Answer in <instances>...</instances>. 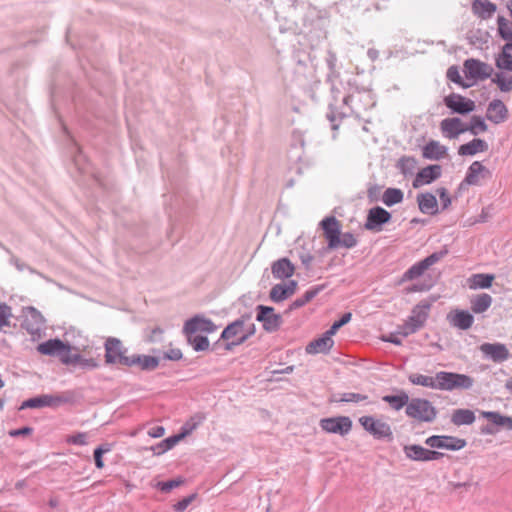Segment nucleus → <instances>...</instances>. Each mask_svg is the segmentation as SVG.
Segmentation results:
<instances>
[{
	"label": "nucleus",
	"instance_id": "obj_59",
	"mask_svg": "<svg viewBox=\"0 0 512 512\" xmlns=\"http://www.w3.org/2000/svg\"><path fill=\"white\" fill-rule=\"evenodd\" d=\"M182 352L178 348H171L164 353V359L171 361H178L182 358Z\"/></svg>",
	"mask_w": 512,
	"mask_h": 512
},
{
	"label": "nucleus",
	"instance_id": "obj_32",
	"mask_svg": "<svg viewBox=\"0 0 512 512\" xmlns=\"http://www.w3.org/2000/svg\"><path fill=\"white\" fill-rule=\"evenodd\" d=\"M65 349V343L58 338L49 339L37 346V351L43 355L58 356Z\"/></svg>",
	"mask_w": 512,
	"mask_h": 512
},
{
	"label": "nucleus",
	"instance_id": "obj_26",
	"mask_svg": "<svg viewBox=\"0 0 512 512\" xmlns=\"http://www.w3.org/2000/svg\"><path fill=\"white\" fill-rule=\"evenodd\" d=\"M488 143L480 138H474L468 143L462 144L458 148L460 156H474L477 153L486 152L488 150Z\"/></svg>",
	"mask_w": 512,
	"mask_h": 512
},
{
	"label": "nucleus",
	"instance_id": "obj_47",
	"mask_svg": "<svg viewBox=\"0 0 512 512\" xmlns=\"http://www.w3.org/2000/svg\"><path fill=\"white\" fill-rule=\"evenodd\" d=\"M322 286H315L307 290L304 295L294 300L290 306V309H298L303 307L305 304L310 302L318 293L322 290Z\"/></svg>",
	"mask_w": 512,
	"mask_h": 512
},
{
	"label": "nucleus",
	"instance_id": "obj_19",
	"mask_svg": "<svg viewBox=\"0 0 512 512\" xmlns=\"http://www.w3.org/2000/svg\"><path fill=\"white\" fill-rule=\"evenodd\" d=\"M442 135L448 139H456L466 132V123L459 117L445 118L440 122Z\"/></svg>",
	"mask_w": 512,
	"mask_h": 512
},
{
	"label": "nucleus",
	"instance_id": "obj_60",
	"mask_svg": "<svg viewBox=\"0 0 512 512\" xmlns=\"http://www.w3.org/2000/svg\"><path fill=\"white\" fill-rule=\"evenodd\" d=\"M163 333H164V331L162 328L156 327L151 330V333L149 335V340L151 342H159L162 338Z\"/></svg>",
	"mask_w": 512,
	"mask_h": 512
},
{
	"label": "nucleus",
	"instance_id": "obj_23",
	"mask_svg": "<svg viewBox=\"0 0 512 512\" xmlns=\"http://www.w3.org/2000/svg\"><path fill=\"white\" fill-rule=\"evenodd\" d=\"M44 318L34 307H29L22 323L23 328L31 335L38 334L43 328Z\"/></svg>",
	"mask_w": 512,
	"mask_h": 512
},
{
	"label": "nucleus",
	"instance_id": "obj_44",
	"mask_svg": "<svg viewBox=\"0 0 512 512\" xmlns=\"http://www.w3.org/2000/svg\"><path fill=\"white\" fill-rule=\"evenodd\" d=\"M417 160L412 156H402L397 164V169L405 176L412 175L416 169Z\"/></svg>",
	"mask_w": 512,
	"mask_h": 512
},
{
	"label": "nucleus",
	"instance_id": "obj_43",
	"mask_svg": "<svg viewBox=\"0 0 512 512\" xmlns=\"http://www.w3.org/2000/svg\"><path fill=\"white\" fill-rule=\"evenodd\" d=\"M487 130L488 125L485 123L484 118L481 116L473 115L469 123H466V132H469L474 136L484 133Z\"/></svg>",
	"mask_w": 512,
	"mask_h": 512
},
{
	"label": "nucleus",
	"instance_id": "obj_18",
	"mask_svg": "<svg viewBox=\"0 0 512 512\" xmlns=\"http://www.w3.org/2000/svg\"><path fill=\"white\" fill-rule=\"evenodd\" d=\"M479 349L486 358L495 363L504 362L510 357V352L503 343H483Z\"/></svg>",
	"mask_w": 512,
	"mask_h": 512
},
{
	"label": "nucleus",
	"instance_id": "obj_58",
	"mask_svg": "<svg viewBox=\"0 0 512 512\" xmlns=\"http://www.w3.org/2000/svg\"><path fill=\"white\" fill-rule=\"evenodd\" d=\"M194 498H195L194 494L184 497L182 500L178 501L174 505V510L177 512H183L192 503Z\"/></svg>",
	"mask_w": 512,
	"mask_h": 512
},
{
	"label": "nucleus",
	"instance_id": "obj_17",
	"mask_svg": "<svg viewBox=\"0 0 512 512\" xmlns=\"http://www.w3.org/2000/svg\"><path fill=\"white\" fill-rule=\"evenodd\" d=\"M444 104L452 111V113L461 115H466L473 112L476 107L473 100L467 99L457 93H451L450 95L446 96L444 98Z\"/></svg>",
	"mask_w": 512,
	"mask_h": 512
},
{
	"label": "nucleus",
	"instance_id": "obj_64",
	"mask_svg": "<svg viewBox=\"0 0 512 512\" xmlns=\"http://www.w3.org/2000/svg\"><path fill=\"white\" fill-rule=\"evenodd\" d=\"M398 334H400V333L399 332L398 333H391L388 336H383L382 340L385 341V342H390V343L395 344V345H401L402 340L398 336Z\"/></svg>",
	"mask_w": 512,
	"mask_h": 512
},
{
	"label": "nucleus",
	"instance_id": "obj_36",
	"mask_svg": "<svg viewBox=\"0 0 512 512\" xmlns=\"http://www.w3.org/2000/svg\"><path fill=\"white\" fill-rule=\"evenodd\" d=\"M511 72L499 70L494 73L491 81L501 92L509 93L512 91V75Z\"/></svg>",
	"mask_w": 512,
	"mask_h": 512
},
{
	"label": "nucleus",
	"instance_id": "obj_54",
	"mask_svg": "<svg viewBox=\"0 0 512 512\" xmlns=\"http://www.w3.org/2000/svg\"><path fill=\"white\" fill-rule=\"evenodd\" d=\"M71 346L69 344H65L64 351L61 352V354L58 355L61 362L66 365H73L75 360H78V358L75 356V353H71Z\"/></svg>",
	"mask_w": 512,
	"mask_h": 512
},
{
	"label": "nucleus",
	"instance_id": "obj_1",
	"mask_svg": "<svg viewBox=\"0 0 512 512\" xmlns=\"http://www.w3.org/2000/svg\"><path fill=\"white\" fill-rule=\"evenodd\" d=\"M249 320V315H243L227 325L222 331L220 339L225 341L232 340L230 343L226 344V349L230 350L234 346L241 345L254 335L255 325L249 323Z\"/></svg>",
	"mask_w": 512,
	"mask_h": 512
},
{
	"label": "nucleus",
	"instance_id": "obj_38",
	"mask_svg": "<svg viewBox=\"0 0 512 512\" xmlns=\"http://www.w3.org/2000/svg\"><path fill=\"white\" fill-rule=\"evenodd\" d=\"M185 437V433H180L178 435L170 436L155 446H152L150 449L153 451L155 455H161L168 450L172 449L182 438Z\"/></svg>",
	"mask_w": 512,
	"mask_h": 512
},
{
	"label": "nucleus",
	"instance_id": "obj_25",
	"mask_svg": "<svg viewBox=\"0 0 512 512\" xmlns=\"http://www.w3.org/2000/svg\"><path fill=\"white\" fill-rule=\"evenodd\" d=\"M271 272L274 278L283 280L294 274L295 266L288 258L283 257L272 263Z\"/></svg>",
	"mask_w": 512,
	"mask_h": 512
},
{
	"label": "nucleus",
	"instance_id": "obj_10",
	"mask_svg": "<svg viewBox=\"0 0 512 512\" xmlns=\"http://www.w3.org/2000/svg\"><path fill=\"white\" fill-rule=\"evenodd\" d=\"M447 254V250L434 252L424 258L423 260L413 264L408 270H406L401 278V282L412 281L419 278L424 272L440 261Z\"/></svg>",
	"mask_w": 512,
	"mask_h": 512
},
{
	"label": "nucleus",
	"instance_id": "obj_4",
	"mask_svg": "<svg viewBox=\"0 0 512 512\" xmlns=\"http://www.w3.org/2000/svg\"><path fill=\"white\" fill-rule=\"evenodd\" d=\"M320 224L328 241L329 248L335 249L341 246H352V234L346 233L343 239H341L340 223L334 216L324 218Z\"/></svg>",
	"mask_w": 512,
	"mask_h": 512
},
{
	"label": "nucleus",
	"instance_id": "obj_56",
	"mask_svg": "<svg viewBox=\"0 0 512 512\" xmlns=\"http://www.w3.org/2000/svg\"><path fill=\"white\" fill-rule=\"evenodd\" d=\"M67 443L84 446L87 444V434L84 432H79L75 435H71L67 438Z\"/></svg>",
	"mask_w": 512,
	"mask_h": 512
},
{
	"label": "nucleus",
	"instance_id": "obj_6",
	"mask_svg": "<svg viewBox=\"0 0 512 512\" xmlns=\"http://www.w3.org/2000/svg\"><path fill=\"white\" fill-rule=\"evenodd\" d=\"M409 418L416 419L419 422H433L437 417V410L432 403L423 398H412L405 409Z\"/></svg>",
	"mask_w": 512,
	"mask_h": 512
},
{
	"label": "nucleus",
	"instance_id": "obj_12",
	"mask_svg": "<svg viewBox=\"0 0 512 512\" xmlns=\"http://www.w3.org/2000/svg\"><path fill=\"white\" fill-rule=\"evenodd\" d=\"M463 67L466 78L473 80L488 79L494 71L491 65L474 58L466 59Z\"/></svg>",
	"mask_w": 512,
	"mask_h": 512
},
{
	"label": "nucleus",
	"instance_id": "obj_20",
	"mask_svg": "<svg viewBox=\"0 0 512 512\" xmlns=\"http://www.w3.org/2000/svg\"><path fill=\"white\" fill-rule=\"evenodd\" d=\"M442 167L438 164L429 165L422 168L415 176L412 185L419 188L423 185L431 184L433 181L441 177Z\"/></svg>",
	"mask_w": 512,
	"mask_h": 512
},
{
	"label": "nucleus",
	"instance_id": "obj_15",
	"mask_svg": "<svg viewBox=\"0 0 512 512\" xmlns=\"http://www.w3.org/2000/svg\"><path fill=\"white\" fill-rule=\"evenodd\" d=\"M425 444L431 448L458 451L467 444L465 439L448 435H432L425 440Z\"/></svg>",
	"mask_w": 512,
	"mask_h": 512
},
{
	"label": "nucleus",
	"instance_id": "obj_21",
	"mask_svg": "<svg viewBox=\"0 0 512 512\" xmlns=\"http://www.w3.org/2000/svg\"><path fill=\"white\" fill-rule=\"evenodd\" d=\"M217 330V326L207 318L196 315L187 320L183 327L184 333L195 334L198 331L212 333Z\"/></svg>",
	"mask_w": 512,
	"mask_h": 512
},
{
	"label": "nucleus",
	"instance_id": "obj_24",
	"mask_svg": "<svg viewBox=\"0 0 512 512\" xmlns=\"http://www.w3.org/2000/svg\"><path fill=\"white\" fill-rule=\"evenodd\" d=\"M447 319L451 326L461 330H468L474 323L473 315L467 310H454L448 314Z\"/></svg>",
	"mask_w": 512,
	"mask_h": 512
},
{
	"label": "nucleus",
	"instance_id": "obj_13",
	"mask_svg": "<svg viewBox=\"0 0 512 512\" xmlns=\"http://www.w3.org/2000/svg\"><path fill=\"white\" fill-rule=\"evenodd\" d=\"M319 426L326 433L345 436L352 429V420L347 416L322 418Z\"/></svg>",
	"mask_w": 512,
	"mask_h": 512
},
{
	"label": "nucleus",
	"instance_id": "obj_55",
	"mask_svg": "<svg viewBox=\"0 0 512 512\" xmlns=\"http://www.w3.org/2000/svg\"><path fill=\"white\" fill-rule=\"evenodd\" d=\"M183 479L182 478H178V479H172V480H169V481H165V482H159L158 483V488L164 492V493H168L170 492L172 489L176 488V487H179L182 483H183Z\"/></svg>",
	"mask_w": 512,
	"mask_h": 512
},
{
	"label": "nucleus",
	"instance_id": "obj_40",
	"mask_svg": "<svg viewBox=\"0 0 512 512\" xmlns=\"http://www.w3.org/2000/svg\"><path fill=\"white\" fill-rule=\"evenodd\" d=\"M404 453L407 458L413 461L427 462L428 449L421 445L412 444L404 446Z\"/></svg>",
	"mask_w": 512,
	"mask_h": 512
},
{
	"label": "nucleus",
	"instance_id": "obj_46",
	"mask_svg": "<svg viewBox=\"0 0 512 512\" xmlns=\"http://www.w3.org/2000/svg\"><path fill=\"white\" fill-rule=\"evenodd\" d=\"M188 343L195 351H206L209 348V340L206 336L184 333Z\"/></svg>",
	"mask_w": 512,
	"mask_h": 512
},
{
	"label": "nucleus",
	"instance_id": "obj_34",
	"mask_svg": "<svg viewBox=\"0 0 512 512\" xmlns=\"http://www.w3.org/2000/svg\"><path fill=\"white\" fill-rule=\"evenodd\" d=\"M493 299L491 295L487 293H481L471 298V310L475 314H481L486 312L492 305Z\"/></svg>",
	"mask_w": 512,
	"mask_h": 512
},
{
	"label": "nucleus",
	"instance_id": "obj_33",
	"mask_svg": "<svg viewBox=\"0 0 512 512\" xmlns=\"http://www.w3.org/2000/svg\"><path fill=\"white\" fill-rule=\"evenodd\" d=\"M472 11L482 19H488L496 11V5L488 0H474Z\"/></svg>",
	"mask_w": 512,
	"mask_h": 512
},
{
	"label": "nucleus",
	"instance_id": "obj_39",
	"mask_svg": "<svg viewBox=\"0 0 512 512\" xmlns=\"http://www.w3.org/2000/svg\"><path fill=\"white\" fill-rule=\"evenodd\" d=\"M383 401L388 403L391 408L396 411L401 410L403 407H407L410 402L409 396L405 391H400L396 395H386L383 397Z\"/></svg>",
	"mask_w": 512,
	"mask_h": 512
},
{
	"label": "nucleus",
	"instance_id": "obj_41",
	"mask_svg": "<svg viewBox=\"0 0 512 512\" xmlns=\"http://www.w3.org/2000/svg\"><path fill=\"white\" fill-rule=\"evenodd\" d=\"M404 199V193L399 188H387L382 194V202L387 207L399 204Z\"/></svg>",
	"mask_w": 512,
	"mask_h": 512
},
{
	"label": "nucleus",
	"instance_id": "obj_50",
	"mask_svg": "<svg viewBox=\"0 0 512 512\" xmlns=\"http://www.w3.org/2000/svg\"><path fill=\"white\" fill-rule=\"evenodd\" d=\"M446 76H447L448 80H450L451 82H453L455 84L460 85L463 88H469L472 85V84H467L463 81V79L460 75L459 69L455 65L450 66L447 69Z\"/></svg>",
	"mask_w": 512,
	"mask_h": 512
},
{
	"label": "nucleus",
	"instance_id": "obj_7",
	"mask_svg": "<svg viewBox=\"0 0 512 512\" xmlns=\"http://www.w3.org/2000/svg\"><path fill=\"white\" fill-rule=\"evenodd\" d=\"M72 400L73 394L71 392H65L62 394H42L37 397L27 399L22 403L20 408H56L62 404L69 403Z\"/></svg>",
	"mask_w": 512,
	"mask_h": 512
},
{
	"label": "nucleus",
	"instance_id": "obj_31",
	"mask_svg": "<svg viewBox=\"0 0 512 512\" xmlns=\"http://www.w3.org/2000/svg\"><path fill=\"white\" fill-rule=\"evenodd\" d=\"M481 416L495 427H502L508 431L512 430V417L510 416L502 415L497 411H482Z\"/></svg>",
	"mask_w": 512,
	"mask_h": 512
},
{
	"label": "nucleus",
	"instance_id": "obj_9",
	"mask_svg": "<svg viewBox=\"0 0 512 512\" xmlns=\"http://www.w3.org/2000/svg\"><path fill=\"white\" fill-rule=\"evenodd\" d=\"M359 423L365 431L370 433L375 439L388 440L393 439V433L388 423L375 419L371 416H363L359 418Z\"/></svg>",
	"mask_w": 512,
	"mask_h": 512
},
{
	"label": "nucleus",
	"instance_id": "obj_8",
	"mask_svg": "<svg viewBox=\"0 0 512 512\" xmlns=\"http://www.w3.org/2000/svg\"><path fill=\"white\" fill-rule=\"evenodd\" d=\"M105 362L107 364L121 365L128 367L130 356L128 349L118 338L110 337L105 342Z\"/></svg>",
	"mask_w": 512,
	"mask_h": 512
},
{
	"label": "nucleus",
	"instance_id": "obj_37",
	"mask_svg": "<svg viewBox=\"0 0 512 512\" xmlns=\"http://www.w3.org/2000/svg\"><path fill=\"white\" fill-rule=\"evenodd\" d=\"M476 417L470 409H456L454 410L451 422L456 426L471 425L474 423Z\"/></svg>",
	"mask_w": 512,
	"mask_h": 512
},
{
	"label": "nucleus",
	"instance_id": "obj_51",
	"mask_svg": "<svg viewBox=\"0 0 512 512\" xmlns=\"http://www.w3.org/2000/svg\"><path fill=\"white\" fill-rule=\"evenodd\" d=\"M11 316V307L8 306L6 303L0 302V329L10 325Z\"/></svg>",
	"mask_w": 512,
	"mask_h": 512
},
{
	"label": "nucleus",
	"instance_id": "obj_48",
	"mask_svg": "<svg viewBox=\"0 0 512 512\" xmlns=\"http://www.w3.org/2000/svg\"><path fill=\"white\" fill-rule=\"evenodd\" d=\"M326 116H327V119L329 120V122L331 123L332 130L335 131L339 127V124L337 121L347 118L349 116V114L344 111H337L333 108L332 105H330L329 112L327 113Z\"/></svg>",
	"mask_w": 512,
	"mask_h": 512
},
{
	"label": "nucleus",
	"instance_id": "obj_14",
	"mask_svg": "<svg viewBox=\"0 0 512 512\" xmlns=\"http://www.w3.org/2000/svg\"><path fill=\"white\" fill-rule=\"evenodd\" d=\"M490 177V170L480 161H474L468 167L466 175L460 183L459 188L463 189L466 186H480L482 180L489 179Z\"/></svg>",
	"mask_w": 512,
	"mask_h": 512
},
{
	"label": "nucleus",
	"instance_id": "obj_30",
	"mask_svg": "<svg viewBox=\"0 0 512 512\" xmlns=\"http://www.w3.org/2000/svg\"><path fill=\"white\" fill-rule=\"evenodd\" d=\"M495 65L499 70L512 72V43H505L495 57Z\"/></svg>",
	"mask_w": 512,
	"mask_h": 512
},
{
	"label": "nucleus",
	"instance_id": "obj_16",
	"mask_svg": "<svg viewBox=\"0 0 512 512\" xmlns=\"http://www.w3.org/2000/svg\"><path fill=\"white\" fill-rule=\"evenodd\" d=\"M256 320L263 324V328L267 332H274L278 330L282 323L280 314L274 313V308L264 305H258Z\"/></svg>",
	"mask_w": 512,
	"mask_h": 512
},
{
	"label": "nucleus",
	"instance_id": "obj_52",
	"mask_svg": "<svg viewBox=\"0 0 512 512\" xmlns=\"http://www.w3.org/2000/svg\"><path fill=\"white\" fill-rule=\"evenodd\" d=\"M75 356L78 360H75L73 365H79L84 369H95L98 367V362L93 358H85L79 353H75Z\"/></svg>",
	"mask_w": 512,
	"mask_h": 512
},
{
	"label": "nucleus",
	"instance_id": "obj_22",
	"mask_svg": "<svg viewBox=\"0 0 512 512\" xmlns=\"http://www.w3.org/2000/svg\"><path fill=\"white\" fill-rule=\"evenodd\" d=\"M486 119L494 124H501L508 119V109L503 101L494 99L488 104Z\"/></svg>",
	"mask_w": 512,
	"mask_h": 512
},
{
	"label": "nucleus",
	"instance_id": "obj_2",
	"mask_svg": "<svg viewBox=\"0 0 512 512\" xmlns=\"http://www.w3.org/2000/svg\"><path fill=\"white\" fill-rule=\"evenodd\" d=\"M352 317L351 312L345 313L338 321H335L333 325L323 333L320 337L314 339L306 346V352L308 354L328 353L332 348L334 341L332 336L341 328L347 324Z\"/></svg>",
	"mask_w": 512,
	"mask_h": 512
},
{
	"label": "nucleus",
	"instance_id": "obj_35",
	"mask_svg": "<svg viewBox=\"0 0 512 512\" xmlns=\"http://www.w3.org/2000/svg\"><path fill=\"white\" fill-rule=\"evenodd\" d=\"M494 278L495 277L493 274H485V273L473 274L468 279L469 288L473 289V290L488 289L492 286Z\"/></svg>",
	"mask_w": 512,
	"mask_h": 512
},
{
	"label": "nucleus",
	"instance_id": "obj_5",
	"mask_svg": "<svg viewBox=\"0 0 512 512\" xmlns=\"http://www.w3.org/2000/svg\"><path fill=\"white\" fill-rule=\"evenodd\" d=\"M431 308V304L428 301L419 302L411 312V315L404 322V324L400 327V335L408 336L420 330L428 316Z\"/></svg>",
	"mask_w": 512,
	"mask_h": 512
},
{
	"label": "nucleus",
	"instance_id": "obj_27",
	"mask_svg": "<svg viewBox=\"0 0 512 512\" xmlns=\"http://www.w3.org/2000/svg\"><path fill=\"white\" fill-rule=\"evenodd\" d=\"M419 210L423 214L436 215L438 213V203L435 195L426 192L417 195Z\"/></svg>",
	"mask_w": 512,
	"mask_h": 512
},
{
	"label": "nucleus",
	"instance_id": "obj_45",
	"mask_svg": "<svg viewBox=\"0 0 512 512\" xmlns=\"http://www.w3.org/2000/svg\"><path fill=\"white\" fill-rule=\"evenodd\" d=\"M497 25L500 37L507 43H512V22L504 16H498Z\"/></svg>",
	"mask_w": 512,
	"mask_h": 512
},
{
	"label": "nucleus",
	"instance_id": "obj_28",
	"mask_svg": "<svg viewBox=\"0 0 512 512\" xmlns=\"http://www.w3.org/2000/svg\"><path fill=\"white\" fill-rule=\"evenodd\" d=\"M159 365V358L149 355L133 354L130 356L128 367L138 366L142 370L152 371Z\"/></svg>",
	"mask_w": 512,
	"mask_h": 512
},
{
	"label": "nucleus",
	"instance_id": "obj_11",
	"mask_svg": "<svg viewBox=\"0 0 512 512\" xmlns=\"http://www.w3.org/2000/svg\"><path fill=\"white\" fill-rule=\"evenodd\" d=\"M392 219V214L381 206H374L367 211L364 228L372 233H379L383 226Z\"/></svg>",
	"mask_w": 512,
	"mask_h": 512
},
{
	"label": "nucleus",
	"instance_id": "obj_3",
	"mask_svg": "<svg viewBox=\"0 0 512 512\" xmlns=\"http://www.w3.org/2000/svg\"><path fill=\"white\" fill-rule=\"evenodd\" d=\"M437 390H469L474 384V379L466 374L456 372L439 371L435 374Z\"/></svg>",
	"mask_w": 512,
	"mask_h": 512
},
{
	"label": "nucleus",
	"instance_id": "obj_49",
	"mask_svg": "<svg viewBox=\"0 0 512 512\" xmlns=\"http://www.w3.org/2000/svg\"><path fill=\"white\" fill-rule=\"evenodd\" d=\"M286 291L283 283L276 284L270 290L269 297L275 303L282 302L289 297Z\"/></svg>",
	"mask_w": 512,
	"mask_h": 512
},
{
	"label": "nucleus",
	"instance_id": "obj_53",
	"mask_svg": "<svg viewBox=\"0 0 512 512\" xmlns=\"http://www.w3.org/2000/svg\"><path fill=\"white\" fill-rule=\"evenodd\" d=\"M203 420L204 417L202 415L191 417L190 420L183 425L181 433H185V436L189 435Z\"/></svg>",
	"mask_w": 512,
	"mask_h": 512
},
{
	"label": "nucleus",
	"instance_id": "obj_57",
	"mask_svg": "<svg viewBox=\"0 0 512 512\" xmlns=\"http://www.w3.org/2000/svg\"><path fill=\"white\" fill-rule=\"evenodd\" d=\"M436 193L438 194L440 198V202L442 205V209L445 210L451 205V197L448 194V191L446 188L441 187L436 190Z\"/></svg>",
	"mask_w": 512,
	"mask_h": 512
},
{
	"label": "nucleus",
	"instance_id": "obj_61",
	"mask_svg": "<svg viewBox=\"0 0 512 512\" xmlns=\"http://www.w3.org/2000/svg\"><path fill=\"white\" fill-rule=\"evenodd\" d=\"M302 264L308 269L313 261V256L309 252L302 251L299 254Z\"/></svg>",
	"mask_w": 512,
	"mask_h": 512
},
{
	"label": "nucleus",
	"instance_id": "obj_62",
	"mask_svg": "<svg viewBox=\"0 0 512 512\" xmlns=\"http://www.w3.org/2000/svg\"><path fill=\"white\" fill-rule=\"evenodd\" d=\"M94 461H95V466L98 468V469H102L104 467V462H103V459H102V456H103V451L101 449H95L94 450Z\"/></svg>",
	"mask_w": 512,
	"mask_h": 512
},
{
	"label": "nucleus",
	"instance_id": "obj_29",
	"mask_svg": "<svg viewBox=\"0 0 512 512\" xmlns=\"http://www.w3.org/2000/svg\"><path fill=\"white\" fill-rule=\"evenodd\" d=\"M446 154L447 147L436 140H430L422 150L423 157L429 160H441Z\"/></svg>",
	"mask_w": 512,
	"mask_h": 512
},
{
	"label": "nucleus",
	"instance_id": "obj_42",
	"mask_svg": "<svg viewBox=\"0 0 512 512\" xmlns=\"http://www.w3.org/2000/svg\"><path fill=\"white\" fill-rule=\"evenodd\" d=\"M408 380L413 385L423 386L437 390V382L435 376H427L419 373H412L408 376Z\"/></svg>",
	"mask_w": 512,
	"mask_h": 512
},
{
	"label": "nucleus",
	"instance_id": "obj_63",
	"mask_svg": "<svg viewBox=\"0 0 512 512\" xmlns=\"http://www.w3.org/2000/svg\"><path fill=\"white\" fill-rule=\"evenodd\" d=\"M164 433L165 428L163 426H155L148 431V435L152 438H160L164 435Z\"/></svg>",
	"mask_w": 512,
	"mask_h": 512
}]
</instances>
